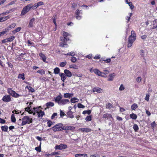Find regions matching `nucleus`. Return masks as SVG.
<instances>
[{"label": "nucleus", "mask_w": 157, "mask_h": 157, "mask_svg": "<svg viewBox=\"0 0 157 157\" xmlns=\"http://www.w3.org/2000/svg\"><path fill=\"white\" fill-rule=\"evenodd\" d=\"M60 41L61 42L59 43V46L61 47H65V46L67 45L66 42L69 40L68 38H65L64 37H60Z\"/></svg>", "instance_id": "39448f33"}, {"label": "nucleus", "mask_w": 157, "mask_h": 157, "mask_svg": "<svg viewBox=\"0 0 157 157\" xmlns=\"http://www.w3.org/2000/svg\"><path fill=\"white\" fill-rule=\"evenodd\" d=\"M63 124L59 123L55 125L52 128V130L54 132H59L63 130Z\"/></svg>", "instance_id": "7ed1b4c3"}, {"label": "nucleus", "mask_w": 157, "mask_h": 157, "mask_svg": "<svg viewBox=\"0 0 157 157\" xmlns=\"http://www.w3.org/2000/svg\"><path fill=\"white\" fill-rule=\"evenodd\" d=\"M94 72L96 75L98 76H102V74H104V73L101 72L99 70L97 69H95L93 70Z\"/></svg>", "instance_id": "a211bd4d"}, {"label": "nucleus", "mask_w": 157, "mask_h": 157, "mask_svg": "<svg viewBox=\"0 0 157 157\" xmlns=\"http://www.w3.org/2000/svg\"><path fill=\"white\" fill-rule=\"evenodd\" d=\"M25 110L30 114H32L33 113V111L30 108V107H28L25 108Z\"/></svg>", "instance_id": "c85d7f7f"}, {"label": "nucleus", "mask_w": 157, "mask_h": 157, "mask_svg": "<svg viewBox=\"0 0 157 157\" xmlns=\"http://www.w3.org/2000/svg\"><path fill=\"white\" fill-rule=\"evenodd\" d=\"M22 123H21L20 124H18L21 126H23L26 124H29L33 122L32 119L29 118L28 116H24L22 119Z\"/></svg>", "instance_id": "f03ea898"}, {"label": "nucleus", "mask_w": 157, "mask_h": 157, "mask_svg": "<svg viewBox=\"0 0 157 157\" xmlns=\"http://www.w3.org/2000/svg\"><path fill=\"white\" fill-rule=\"evenodd\" d=\"M71 60L72 62L73 63H75L77 59L74 56H72L71 57Z\"/></svg>", "instance_id": "4d7b16f0"}, {"label": "nucleus", "mask_w": 157, "mask_h": 157, "mask_svg": "<svg viewBox=\"0 0 157 157\" xmlns=\"http://www.w3.org/2000/svg\"><path fill=\"white\" fill-rule=\"evenodd\" d=\"M133 128L135 132H137L139 130L138 126L136 124H134L133 126Z\"/></svg>", "instance_id": "a19ab883"}, {"label": "nucleus", "mask_w": 157, "mask_h": 157, "mask_svg": "<svg viewBox=\"0 0 157 157\" xmlns=\"http://www.w3.org/2000/svg\"><path fill=\"white\" fill-rule=\"evenodd\" d=\"M130 117L133 119L135 120L137 118V116L136 114L132 113L130 115Z\"/></svg>", "instance_id": "f704fd0d"}, {"label": "nucleus", "mask_w": 157, "mask_h": 157, "mask_svg": "<svg viewBox=\"0 0 157 157\" xmlns=\"http://www.w3.org/2000/svg\"><path fill=\"white\" fill-rule=\"evenodd\" d=\"M30 10L29 5V4L24 7L21 11V14L22 15H25L27 12L29 11Z\"/></svg>", "instance_id": "423d86ee"}, {"label": "nucleus", "mask_w": 157, "mask_h": 157, "mask_svg": "<svg viewBox=\"0 0 157 157\" xmlns=\"http://www.w3.org/2000/svg\"><path fill=\"white\" fill-rule=\"evenodd\" d=\"M144 51L143 50H141L140 52V54L142 57H144Z\"/></svg>", "instance_id": "680f3d73"}, {"label": "nucleus", "mask_w": 157, "mask_h": 157, "mask_svg": "<svg viewBox=\"0 0 157 157\" xmlns=\"http://www.w3.org/2000/svg\"><path fill=\"white\" fill-rule=\"evenodd\" d=\"M151 127L153 128L156 126V124L155 121H153V122L151 123Z\"/></svg>", "instance_id": "13d9d810"}, {"label": "nucleus", "mask_w": 157, "mask_h": 157, "mask_svg": "<svg viewBox=\"0 0 157 157\" xmlns=\"http://www.w3.org/2000/svg\"><path fill=\"white\" fill-rule=\"evenodd\" d=\"M2 100L5 102H8L11 101V98L10 95H6L2 98Z\"/></svg>", "instance_id": "6e6552de"}, {"label": "nucleus", "mask_w": 157, "mask_h": 157, "mask_svg": "<svg viewBox=\"0 0 157 157\" xmlns=\"http://www.w3.org/2000/svg\"><path fill=\"white\" fill-rule=\"evenodd\" d=\"M93 92H97L98 93H101L102 92V90L99 87H94L93 88Z\"/></svg>", "instance_id": "dca6fc26"}, {"label": "nucleus", "mask_w": 157, "mask_h": 157, "mask_svg": "<svg viewBox=\"0 0 157 157\" xmlns=\"http://www.w3.org/2000/svg\"><path fill=\"white\" fill-rule=\"evenodd\" d=\"M39 56L40 57V59H42L44 62H45L46 58L44 54L42 53L41 52L39 54Z\"/></svg>", "instance_id": "412c9836"}, {"label": "nucleus", "mask_w": 157, "mask_h": 157, "mask_svg": "<svg viewBox=\"0 0 157 157\" xmlns=\"http://www.w3.org/2000/svg\"><path fill=\"white\" fill-rule=\"evenodd\" d=\"M21 29V27H18L16 28L15 30H13L12 31V33L13 34H15L16 33L19 32Z\"/></svg>", "instance_id": "c9c22d12"}, {"label": "nucleus", "mask_w": 157, "mask_h": 157, "mask_svg": "<svg viewBox=\"0 0 157 157\" xmlns=\"http://www.w3.org/2000/svg\"><path fill=\"white\" fill-rule=\"evenodd\" d=\"M60 115L61 117H63V116L65 115V113L63 112V111L60 110Z\"/></svg>", "instance_id": "052dcab7"}, {"label": "nucleus", "mask_w": 157, "mask_h": 157, "mask_svg": "<svg viewBox=\"0 0 157 157\" xmlns=\"http://www.w3.org/2000/svg\"><path fill=\"white\" fill-rule=\"evenodd\" d=\"M77 106L79 108H85V106L80 103L78 104Z\"/></svg>", "instance_id": "5fc2aeb1"}, {"label": "nucleus", "mask_w": 157, "mask_h": 157, "mask_svg": "<svg viewBox=\"0 0 157 157\" xmlns=\"http://www.w3.org/2000/svg\"><path fill=\"white\" fill-rule=\"evenodd\" d=\"M73 94L71 93H65L64 94V97L65 98H70L72 96Z\"/></svg>", "instance_id": "7c9ffc66"}, {"label": "nucleus", "mask_w": 157, "mask_h": 157, "mask_svg": "<svg viewBox=\"0 0 157 157\" xmlns=\"http://www.w3.org/2000/svg\"><path fill=\"white\" fill-rule=\"evenodd\" d=\"M6 122V121L2 119L1 118H0V123L1 124H4Z\"/></svg>", "instance_id": "338daca9"}, {"label": "nucleus", "mask_w": 157, "mask_h": 157, "mask_svg": "<svg viewBox=\"0 0 157 157\" xmlns=\"http://www.w3.org/2000/svg\"><path fill=\"white\" fill-rule=\"evenodd\" d=\"M11 16L10 15H9L7 16L3 17L0 18V21L1 22H4L10 18Z\"/></svg>", "instance_id": "4468645a"}, {"label": "nucleus", "mask_w": 157, "mask_h": 157, "mask_svg": "<svg viewBox=\"0 0 157 157\" xmlns=\"http://www.w3.org/2000/svg\"><path fill=\"white\" fill-rule=\"evenodd\" d=\"M91 113V110H84L83 111L82 114H87L88 115H90Z\"/></svg>", "instance_id": "37998d69"}, {"label": "nucleus", "mask_w": 157, "mask_h": 157, "mask_svg": "<svg viewBox=\"0 0 157 157\" xmlns=\"http://www.w3.org/2000/svg\"><path fill=\"white\" fill-rule=\"evenodd\" d=\"M7 91L8 93L13 97L17 98L21 96V95L17 93L14 91L11 88H8Z\"/></svg>", "instance_id": "20e7f679"}, {"label": "nucleus", "mask_w": 157, "mask_h": 157, "mask_svg": "<svg viewBox=\"0 0 157 157\" xmlns=\"http://www.w3.org/2000/svg\"><path fill=\"white\" fill-rule=\"evenodd\" d=\"M75 156V157H87V155L86 154H77Z\"/></svg>", "instance_id": "5701e85b"}, {"label": "nucleus", "mask_w": 157, "mask_h": 157, "mask_svg": "<svg viewBox=\"0 0 157 157\" xmlns=\"http://www.w3.org/2000/svg\"><path fill=\"white\" fill-rule=\"evenodd\" d=\"M64 72L66 76L70 78L71 77L72 73L69 70L65 69L64 71Z\"/></svg>", "instance_id": "2eb2a0df"}, {"label": "nucleus", "mask_w": 157, "mask_h": 157, "mask_svg": "<svg viewBox=\"0 0 157 157\" xmlns=\"http://www.w3.org/2000/svg\"><path fill=\"white\" fill-rule=\"evenodd\" d=\"M7 64L11 68H12L13 67V64L10 63L9 62H7Z\"/></svg>", "instance_id": "774afa93"}, {"label": "nucleus", "mask_w": 157, "mask_h": 157, "mask_svg": "<svg viewBox=\"0 0 157 157\" xmlns=\"http://www.w3.org/2000/svg\"><path fill=\"white\" fill-rule=\"evenodd\" d=\"M78 101L79 99L75 97L72 98L71 99V102L72 103H75L76 102H78Z\"/></svg>", "instance_id": "cd10ccee"}, {"label": "nucleus", "mask_w": 157, "mask_h": 157, "mask_svg": "<svg viewBox=\"0 0 157 157\" xmlns=\"http://www.w3.org/2000/svg\"><path fill=\"white\" fill-rule=\"evenodd\" d=\"M35 21V19L34 18H32L29 21V27L31 28L33 26V23Z\"/></svg>", "instance_id": "4be33fe9"}, {"label": "nucleus", "mask_w": 157, "mask_h": 157, "mask_svg": "<svg viewBox=\"0 0 157 157\" xmlns=\"http://www.w3.org/2000/svg\"><path fill=\"white\" fill-rule=\"evenodd\" d=\"M70 34L68 33L65 32V31L63 32V37L65 38H68L67 36L69 35Z\"/></svg>", "instance_id": "603ef678"}, {"label": "nucleus", "mask_w": 157, "mask_h": 157, "mask_svg": "<svg viewBox=\"0 0 157 157\" xmlns=\"http://www.w3.org/2000/svg\"><path fill=\"white\" fill-rule=\"evenodd\" d=\"M92 115H89V116H87L86 118H85V120L86 121H90L92 120Z\"/></svg>", "instance_id": "58836bf2"}, {"label": "nucleus", "mask_w": 157, "mask_h": 157, "mask_svg": "<svg viewBox=\"0 0 157 157\" xmlns=\"http://www.w3.org/2000/svg\"><path fill=\"white\" fill-rule=\"evenodd\" d=\"M25 89H28L29 92H30L33 93L35 91L34 89L30 86H26L25 87Z\"/></svg>", "instance_id": "a878e982"}, {"label": "nucleus", "mask_w": 157, "mask_h": 157, "mask_svg": "<svg viewBox=\"0 0 157 157\" xmlns=\"http://www.w3.org/2000/svg\"><path fill=\"white\" fill-rule=\"evenodd\" d=\"M15 38V36H11L8 38V41L9 42H11Z\"/></svg>", "instance_id": "09e8293b"}, {"label": "nucleus", "mask_w": 157, "mask_h": 157, "mask_svg": "<svg viewBox=\"0 0 157 157\" xmlns=\"http://www.w3.org/2000/svg\"><path fill=\"white\" fill-rule=\"evenodd\" d=\"M40 108L41 109H42L40 106L38 107H34L33 109L34 112L33 113V115H35L36 113L38 114L39 113V111H41L42 110L40 109Z\"/></svg>", "instance_id": "f8f14e48"}, {"label": "nucleus", "mask_w": 157, "mask_h": 157, "mask_svg": "<svg viewBox=\"0 0 157 157\" xmlns=\"http://www.w3.org/2000/svg\"><path fill=\"white\" fill-rule=\"evenodd\" d=\"M115 75V74L114 73L110 74L109 75V78L108 79V80L109 81H112Z\"/></svg>", "instance_id": "bb28decb"}, {"label": "nucleus", "mask_w": 157, "mask_h": 157, "mask_svg": "<svg viewBox=\"0 0 157 157\" xmlns=\"http://www.w3.org/2000/svg\"><path fill=\"white\" fill-rule=\"evenodd\" d=\"M100 61L102 63H103V61H104L106 63H109L111 62V59L110 58H108L105 59V58H101L100 59Z\"/></svg>", "instance_id": "6ab92c4d"}, {"label": "nucleus", "mask_w": 157, "mask_h": 157, "mask_svg": "<svg viewBox=\"0 0 157 157\" xmlns=\"http://www.w3.org/2000/svg\"><path fill=\"white\" fill-rule=\"evenodd\" d=\"M44 114L45 113L44 111H39V113L37 114V116L38 117H42Z\"/></svg>", "instance_id": "473e14b6"}, {"label": "nucleus", "mask_w": 157, "mask_h": 157, "mask_svg": "<svg viewBox=\"0 0 157 157\" xmlns=\"http://www.w3.org/2000/svg\"><path fill=\"white\" fill-rule=\"evenodd\" d=\"M37 73H39L41 75L45 74V71L43 69H41L40 70H38L37 71Z\"/></svg>", "instance_id": "a18cd8bd"}, {"label": "nucleus", "mask_w": 157, "mask_h": 157, "mask_svg": "<svg viewBox=\"0 0 157 157\" xmlns=\"http://www.w3.org/2000/svg\"><path fill=\"white\" fill-rule=\"evenodd\" d=\"M79 130L82 132H89L92 131L91 129L88 128H82L79 129Z\"/></svg>", "instance_id": "ddd939ff"}, {"label": "nucleus", "mask_w": 157, "mask_h": 157, "mask_svg": "<svg viewBox=\"0 0 157 157\" xmlns=\"http://www.w3.org/2000/svg\"><path fill=\"white\" fill-rule=\"evenodd\" d=\"M136 35L135 32L133 30L131 31V35H130L128 39V43L127 47L130 48L131 47L134 41L136 40Z\"/></svg>", "instance_id": "f257e3e1"}, {"label": "nucleus", "mask_w": 157, "mask_h": 157, "mask_svg": "<svg viewBox=\"0 0 157 157\" xmlns=\"http://www.w3.org/2000/svg\"><path fill=\"white\" fill-rule=\"evenodd\" d=\"M47 121V124L48 126L49 127H51L52 125L53 124H54V122L51 121L50 120H48Z\"/></svg>", "instance_id": "e433bc0d"}, {"label": "nucleus", "mask_w": 157, "mask_h": 157, "mask_svg": "<svg viewBox=\"0 0 157 157\" xmlns=\"http://www.w3.org/2000/svg\"><path fill=\"white\" fill-rule=\"evenodd\" d=\"M18 78H21L23 80H24L25 79V74L24 73L22 74H19L18 75Z\"/></svg>", "instance_id": "4c0bfd02"}, {"label": "nucleus", "mask_w": 157, "mask_h": 157, "mask_svg": "<svg viewBox=\"0 0 157 157\" xmlns=\"http://www.w3.org/2000/svg\"><path fill=\"white\" fill-rule=\"evenodd\" d=\"M60 72V69L58 67H56L54 69V73L55 74H58Z\"/></svg>", "instance_id": "ea45409f"}, {"label": "nucleus", "mask_w": 157, "mask_h": 157, "mask_svg": "<svg viewBox=\"0 0 157 157\" xmlns=\"http://www.w3.org/2000/svg\"><path fill=\"white\" fill-rule=\"evenodd\" d=\"M62 98V97L61 95V94H60V95H59L54 98L55 101L56 102L58 103V104L60 103V101L62 100L61 99Z\"/></svg>", "instance_id": "f3484780"}, {"label": "nucleus", "mask_w": 157, "mask_h": 157, "mask_svg": "<svg viewBox=\"0 0 157 157\" xmlns=\"http://www.w3.org/2000/svg\"><path fill=\"white\" fill-rule=\"evenodd\" d=\"M41 142H40V146L39 147H35V149L38 152H40L41 151L40 145Z\"/></svg>", "instance_id": "3c124183"}, {"label": "nucleus", "mask_w": 157, "mask_h": 157, "mask_svg": "<svg viewBox=\"0 0 157 157\" xmlns=\"http://www.w3.org/2000/svg\"><path fill=\"white\" fill-rule=\"evenodd\" d=\"M73 113L71 111V109H69L66 113L67 117L71 118H73L74 117V116L73 114Z\"/></svg>", "instance_id": "9b49d317"}, {"label": "nucleus", "mask_w": 157, "mask_h": 157, "mask_svg": "<svg viewBox=\"0 0 157 157\" xmlns=\"http://www.w3.org/2000/svg\"><path fill=\"white\" fill-rule=\"evenodd\" d=\"M54 105V103L52 102H48L46 104V105L47 106V108H49L50 106H53Z\"/></svg>", "instance_id": "2f4dec72"}, {"label": "nucleus", "mask_w": 157, "mask_h": 157, "mask_svg": "<svg viewBox=\"0 0 157 157\" xmlns=\"http://www.w3.org/2000/svg\"><path fill=\"white\" fill-rule=\"evenodd\" d=\"M67 64L66 62H62L60 63V66L61 67H64Z\"/></svg>", "instance_id": "864d4df0"}, {"label": "nucleus", "mask_w": 157, "mask_h": 157, "mask_svg": "<svg viewBox=\"0 0 157 157\" xmlns=\"http://www.w3.org/2000/svg\"><path fill=\"white\" fill-rule=\"evenodd\" d=\"M105 107L106 109H111L113 107V105L110 103H109L106 105Z\"/></svg>", "instance_id": "79ce46f5"}, {"label": "nucleus", "mask_w": 157, "mask_h": 157, "mask_svg": "<svg viewBox=\"0 0 157 157\" xmlns=\"http://www.w3.org/2000/svg\"><path fill=\"white\" fill-rule=\"evenodd\" d=\"M16 24L15 23H13L10 25L7 28H8V29H13L14 28L15 26H16Z\"/></svg>", "instance_id": "de8ad7c7"}, {"label": "nucleus", "mask_w": 157, "mask_h": 157, "mask_svg": "<svg viewBox=\"0 0 157 157\" xmlns=\"http://www.w3.org/2000/svg\"><path fill=\"white\" fill-rule=\"evenodd\" d=\"M1 129L2 131L7 132L8 127L7 125H4L1 127Z\"/></svg>", "instance_id": "c756f323"}, {"label": "nucleus", "mask_w": 157, "mask_h": 157, "mask_svg": "<svg viewBox=\"0 0 157 157\" xmlns=\"http://www.w3.org/2000/svg\"><path fill=\"white\" fill-rule=\"evenodd\" d=\"M138 107L137 104L136 103H134L132 105L131 109L132 110H135Z\"/></svg>", "instance_id": "72a5a7b5"}, {"label": "nucleus", "mask_w": 157, "mask_h": 157, "mask_svg": "<svg viewBox=\"0 0 157 157\" xmlns=\"http://www.w3.org/2000/svg\"><path fill=\"white\" fill-rule=\"evenodd\" d=\"M59 75L60 76L62 82H64L65 80L66 79L67 76L65 75V74H64L63 73H60L59 74Z\"/></svg>", "instance_id": "aec40b11"}, {"label": "nucleus", "mask_w": 157, "mask_h": 157, "mask_svg": "<svg viewBox=\"0 0 157 157\" xmlns=\"http://www.w3.org/2000/svg\"><path fill=\"white\" fill-rule=\"evenodd\" d=\"M57 116V113H53L51 117V119H53Z\"/></svg>", "instance_id": "69168bd1"}, {"label": "nucleus", "mask_w": 157, "mask_h": 157, "mask_svg": "<svg viewBox=\"0 0 157 157\" xmlns=\"http://www.w3.org/2000/svg\"><path fill=\"white\" fill-rule=\"evenodd\" d=\"M75 128L73 126H64L63 127V130L66 131L70 130L72 132H73L74 131Z\"/></svg>", "instance_id": "1a4fd4ad"}, {"label": "nucleus", "mask_w": 157, "mask_h": 157, "mask_svg": "<svg viewBox=\"0 0 157 157\" xmlns=\"http://www.w3.org/2000/svg\"><path fill=\"white\" fill-rule=\"evenodd\" d=\"M30 8V9H32L33 10H35L37 8L36 4L35 3L34 5H33L32 3H30L29 4Z\"/></svg>", "instance_id": "393cba45"}, {"label": "nucleus", "mask_w": 157, "mask_h": 157, "mask_svg": "<svg viewBox=\"0 0 157 157\" xmlns=\"http://www.w3.org/2000/svg\"><path fill=\"white\" fill-rule=\"evenodd\" d=\"M12 10L10 9L9 10H6L5 12H4L2 13V14L3 15H5L10 13V12L12 11Z\"/></svg>", "instance_id": "c03bdc74"}, {"label": "nucleus", "mask_w": 157, "mask_h": 157, "mask_svg": "<svg viewBox=\"0 0 157 157\" xmlns=\"http://www.w3.org/2000/svg\"><path fill=\"white\" fill-rule=\"evenodd\" d=\"M150 96V94H147L145 98V100L147 101H149V97Z\"/></svg>", "instance_id": "6e6d98bb"}, {"label": "nucleus", "mask_w": 157, "mask_h": 157, "mask_svg": "<svg viewBox=\"0 0 157 157\" xmlns=\"http://www.w3.org/2000/svg\"><path fill=\"white\" fill-rule=\"evenodd\" d=\"M11 122H15L16 121V118L15 117L14 115L13 114L11 115Z\"/></svg>", "instance_id": "49530a36"}, {"label": "nucleus", "mask_w": 157, "mask_h": 157, "mask_svg": "<svg viewBox=\"0 0 157 157\" xmlns=\"http://www.w3.org/2000/svg\"><path fill=\"white\" fill-rule=\"evenodd\" d=\"M77 6V4L76 3L73 2L71 6L73 9H75Z\"/></svg>", "instance_id": "bf43d9fd"}, {"label": "nucleus", "mask_w": 157, "mask_h": 157, "mask_svg": "<svg viewBox=\"0 0 157 157\" xmlns=\"http://www.w3.org/2000/svg\"><path fill=\"white\" fill-rule=\"evenodd\" d=\"M68 103H69V101L67 99H63L60 101V103L63 105L65 104Z\"/></svg>", "instance_id": "b1692460"}, {"label": "nucleus", "mask_w": 157, "mask_h": 157, "mask_svg": "<svg viewBox=\"0 0 157 157\" xmlns=\"http://www.w3.org/2000/svg\"><path fill=\"white\" fill-rule=\"evenodd\" d=\"M103 118L105 120L110 119V118H113L112 115L110 114L106 113L103 115Z\"/></svg>", "instance_id": "9d476101"}, {"label": "nucleus", "mask_w": 157, "mask_h": 157, "mask_svg": "<svg viewBox=\"0 0 157 157\" xmlns=\"http://www.w3.org/2000/svg\"><path fill=\"white\" fill-rule=\"evenodd\" d=\"M128 4L131 9L132 10L133 9L134 6L132 2H130L129 3H128Z\"/></svg>", "instance_id": "0e129e2a"}, {"label": "nucleus", "mask_w": 157, "mask_h": 157, "mask_svg": "<svg viewBox=\"0 0 157 157\" xmlns=\"http://www.w3.org/2000/svg\"><path fill=\"white\" fill-rule=\"evenodd\" d=\"M67 147V145L64 144H61L59 145H57L55 148L56 150H63L65 149Z\"/></svg>", "instance_id": "0eeeda50"}, {"label": "nucleus", "mask_w": 157, "mask_h": 157, "mask_svg": "<svg viewBox=\"0 0 157 157\" xmlns=\"http://www.w3.org/2000/svg\"><path fill=\"white\" fill-rule=\"evenodd\" d=\"M36 6H37V7L40 6H42L44 5V3L42 1L39 2L37 3H36Z\"/></svg>", "instance_id": "8fccbe9b"}, {"label": "nucleus", "mask_w": 157, "mask_h": 157, "mask_svg": "<svg viewBox=\"0 0 157 157\" xmlns=\"http://www.w3.org/2000/svg\"><path fill=\"white\" fill-rule=\"evenodd\" d=\"M119 90L121 91L123 90L124 89V87L123 84H121L119 88Z\"/></svg>", "instance_id": "e2e57ef3"}]
</instances>
